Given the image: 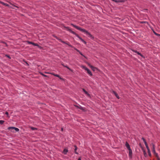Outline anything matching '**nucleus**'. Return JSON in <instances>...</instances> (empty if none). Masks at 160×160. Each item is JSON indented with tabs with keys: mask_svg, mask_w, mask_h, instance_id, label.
I'll use <instances>...</instances> for the list:
<instances>
[{
	"mask_svg": "<svg viewBox=\"0 0 160 160\" xmlns=\"http://www.w3.org/2000/svg\"><path fill=\"white\" fill-rule=\"evenodd\" d=\"M6 56H7L8 58H10V57L9 55H6Z\"/></svg>",
	"mask_w": 160,
	"mask_h": 160,
	"instance_id": "2f4dec72",
	"label": "nucleus"
},
{
	"mask_svg": "<svg viewBox=\"0 0 160 160\" xmlns=\"http://www.w3.org/2000/svg\"><path fill=\"white\" fill-rule=\"evenodd\" d=\"M66 28L67 30L70 32H71V31L72 30L70 29L68 27H67Z\"/></svg>",
	"mask_w": 160,
	"mask_h": 160,
	"instance_id": "412c9836",
	"label": "nucleus"
},
{
	"mask_svg": "<svg viewBox=\"0 0 160 160\" xmlns=\"http://www.w3.org/2000/svg\"><path fill=\"white\" fill-rule=\"evenodd\" d=\"M26 62V64L28 65V63L27 62Z\"/></svg>",
	"mask_w": 160,
	"mask_h": 160,
	"instance_id": "e433bc0d",
	"label": "nucleus"
},
{
	"mask_svg": "<svg viewBox=\"0 0 160 160\" xmlns=\"http://www.w3.org/2000/svg\"><path fill=\"white\" fill-rule=\"evenodd\" d=\"M153 33H154V34L157 36H160V35L159 34H158V33H156L155 31H153Z\"/></svg>",
	"mask_w": 160,
	"mask_h": 160,
	"instance_id": "393cba45",
	"label": "nucleus"
},
{
	"mask_svg": "<svg viewBox=\"0 0 160 160\" xmlns=\"http://www.w3.org/2000/svg\"><path fill=\"white\" fill-rule=\"evenodd\" d=\"M81 67L83 69H85V70H86L87 72V73H88L90 75L92 76V74L91 72L90 71V70L87 68L86 67H85V66H82Z\"/></svg>",
	"mask_w": 160,
	"mask_h": 160,
	"instance_id": "7ed1b4c3",
	"label": "nucleus"
},
{
	"mask_svg": "<svg viewBox=\"0 0 160 160\" xmlns=\"http://www.w3.org/2000/svg\"><path fill=\"white\" fill-rule=\"evenodd\" d=\"M125 146H126V147H127V148L128 150H130V149H131L130 148V146L129 144L127 142H126V144H125Z\"/></svg>",
	"mask_w": 160,
	"mask_h": 160,
	"instance_id": "9d476101",
	"label": "nucleus"
},
{
	"mask_svg": "<svg viewBox=\"0 0 160 160\" xmlns=\"http://www.w3.org/2000/svg\"><path fill=\"white\" fill-rule=\"evenodd\" d=\"M5 114H6L7 116H8V112H5Z\"/></svg>",
	"mask_w": 160,
	"mask_h": 160,
	"instance_id": "473e14b6",
	"label": "nucleus"
},
{
	"mask_svg": "<svg viewBox=\"0 0 160 160\" xmlns=\"http://www.w3.org/2000/svg\"><path fill=\"white\" fill-rule=\"evenodd\" d=\"M148 155H149L150 156H151V152H150V150H148Z\"/></svg>",
	"mask_w": 160,
	"mask_h": 160,
	"instance_id": "aec40b11",
	"label": "nucleus"
},
{
	"mask_svg": "<svg viewBox=\"0 0 160 160\" xmlns=\"http://www.w3.org/2000/svg\"><path fill=\"white\" fill-rule=\"evenodd\" d=\"M76 107L80 109L81 110H82L83 111H85V108L82 107L81 106L79 105H75V106Z\"/></svg>",
	"mask_w": 160,
	"mask_h": 160,
	"instance_id": "423d86ee",
	"label": "nucleus"
},
{
	"mask_svg": "<svg viewBox=\"0 0 160 160\" xmlns=\"http://www.w3.org/2000/svg\"><path fill=\"white\" fill-rule=\"evenodd\" d=\"M41 74L44 77H46L47 76L46 75H45L43 74L42 73Z\"/></svg>",
	"mask_w": 160,
	"mask_h": 160,
	"instance_id": "7c9ffc66",
	"label": "nucleus"
},
{
	"mask_svg": "<svg viewBox=\"0 0 160 160\" xmlns=\"http://www.w3.org/2000/svg\"><path fill=\"white\" fill-rule=\"evenodd\" d=\"M4 121H3V120H0V124H3V123H4Z\"/></svg>",
	"mask_w": 160,
	"mask_h": 160,
	"instance_id": "5701e85b",
	"label": "nucleus"
},
{
	"mask_svg": "<svg viewBox=\"0 0 160 160\" xmlns=\"http://www.w3.org/2000/svg\"><path fill=\"white\" fill-rule=\"evenodd\" d=\"M143 153H144V156L145 157H146L147 156V154L146 152L144 150H143Z\"/></svg>",
	"mask_w": 160,
	"mask_h": 160,
	"instance_id": "6ab92c4d",
	"label": "nucleus"
},
{
	"mask_svg": "<svg viewBox=\"0 0 160 160\" xmlns=\"http://www.w3.org/2000/svg\"><path fill=\"white\" fill-rule=\"evenodd\" d=\"M83 91L85 92V93L86 94H88V92L86 91L84 89H83Z\"/></svg>",
	"mask_w": 160,
	"mask_h": 160,
	"instance_id": "a878e982",
	"label": "nucleus"
},
{
	"mask_svg": "<svg viewBox=\"0 0 160 160\" xmlns=\"http://www.w3.org/2000/svg\"><path fill=\"white\" fill-rule=\"evenodd\" d=\"M158 160H160L159 158L158 159Z\"/></svg>",
	"mask_w": 160,
	"mask_h": 160,
	"instance_id": "79ce46f5",
	"label": "nucleus"
},
{
	"mask_svg": "<svg viewBox=\"0 0 160 160\" xmlns=\"http://www.w3.org/2000/svg\"><path fill=\"white\" fill-rule=\"evenodd\" d=\"M113 1L115 2H123L124 1V0H112Z\"/></svg>",
	"mask_w": 160,
	"mask_h": 160,
	"instance_id": "1a4fd4ad",
	"label": "nucleus"
},
{
	"mask_svg": "<svg viewBox=\"0 0 160 160\" xmlns=\"http://www.w3.org/2000/svg\"><path fill=\"white\" fill-rule=\"evenodd\" d=\"M60 41L61 42H62V43H63L66 44L68 45V46H69V47H72V48L73 47V46L71 45L70 44V43L68 42H65L64 41H62L61 39L60 40Z\"/></svg>",
	"mask_w": 160,
	"mask_h": 160,
	"instance_id": "39448f33",
	"label": "nucleus"
},
{
	"mask_svg": "<svg viewBox=\"0 0 160 160\" xmlns=\"http://www.w3.org/2000/svg\"><path fill=\"white\" fill-rule=\"evenodd\" d=\"M145 146L148 145L147 143L145 144Z\"/></svg>",
	"mask_w": 160,
	"mask_h": 160,
	"instance_id": "ea45409f",
	"label": "nucleus"
},
{
	"mask_svg": "<svg viewBox=\"0 0 160 160\" xmlns=\"http://www.w3.org/2000/svg\"><path fill=\"white\" fill-rule=\"evenodd\" d=\"M31 128L32 130H36L37 129L36 128H35L34 127H31Z\"/></svg>",
	"mask_w": 160,
	"mask_h": 160,
	"instance_id": "b1692460",
	"label": "nucleus"
},
{
	"mask_svg": "<svg viewBox=\"0 0 160 160\" xmlns=\"http://www.w3.org/2000/svg\"><path fill=\"white\" fill-rule=\"evenodd\" d=\"M75 49L76 51H77L78 52H80V51L78 50V49H76V48H75Z\"/></svg>",
	"mask_w": 160,
	"mask_h": 160,
	"instance_id": "c85d7f7f",
	"label": "nucleus"
},
{
	"mask_svg": "<svg viewBox=\"0 0 160 160\" xmlns=\"http://www.w3.org/2000/svg\"><path fill=\"white\" fill-rule=\"evenodd\" d=\"M8 130H11V132H13V131H12L13 130H15L16 132H18L19 130V129L17 128H15L14 127H9L8 128Z\"/></svg>",
	"mask_w": 160,
	"mask_h": 160,
	"instance_id": "20e7f679",
	"label": "nucleus"
},
{
	"mask_svg": "<svg viewBox=\"0 0 160 160\" xmlns=\"http://www.w3.org/2000/svg\"><path fill=\"white\" fill-rule=\"evenodd\" d=\"M78 160H81V159L80 158H79Z\"/></svg>",
	"mask_w": 160,
	"mask_h": 160,
	"instance_id": "4c0bfd02",
	"label": "nucleus"
},
{
	"mask_svg": "<svg viewBox=\"0 0 160 160\" xmlns=\"http://www.w3.org/2000/svg\"><path fill=\"white\" fill-rule=\"evenodd\" d=\"M134 52H136V53H137V54H138V55H139L140 56H141V57H143V56L142 55L141 53H139V52H138L137 51H134Z\"/></svg>",
	"mask_w": 160,
	"mask_h": 160,
	"instance_id": "f3484780",
	"label": "nucleus"
},
{
	"mask_svg": "<svg viewBox=\"0 0 160 160\" xmlns=\"http://www.w3.org/2000/svg\"><path fill=\"white\" fill-rule=\"evenodd\" d=\"M68 150L67 149L65 148L64 149L63 151V153L65 154H66L68 152Z\"/></svg>",
	"mask_w": 160,
	"mask_h": 160,
	"instance_id": "4468645a",
	"label": "nucleus"
},
{
	"mask_svg": "<svg viewBox=\"0 0 160 160\" xmlns=\"http://www.w3.org/2000/svg\"><path fill=\"white\" fill-rule=\"evenodd\" d=\"M51 74L53 75L54 76L59 78L60 79H62V78L58 74H56L53 73H51Z\"/></svg>",
	"mask_w": 160,
	"mask_h": 160,
	"instance_id": "ddd939ff",
	"label": "nucleus"
},
{
	"mask_svg": "<svg viewBox=\"0 0 160 160\" xmlns=\"http://www.w3.org/2000/svg\"><path fill=\"white\" fill-rule=\"evenodd\" d=\"M71 25L73 27H74L76 28L77 29L81 31L82 32L84 33L85 34H86L89 37L91 38L92 39H94L93 37L90 33H89L86 30L82 29V28L79 27L77 26H76L75 25H74L73 24H71Z\"/></svg>",
	"mask_w": 160,
	"mask_h": 160,
	"instance_id": "f257e3e1",
	"label": "nucleus"
},
{
	"mask_svg": "<svg viewBox=\"0 0 160 160\" xmlns=\"http://www.w3.org/2000/svg\"><path fill=\"white\" fill-rule=\"evenodd\" d=\"M79 53L82 56H83L84 57H85L80 52Z\"/></svg>",
	"mask_w": 160,
	"mask_h": 160,
	"instance_id": "cd10ccee",
	"label": "nucleus"
},
{
	"mask_svg": "<svg viewBox=\"0 0 160 160\" xmlns=\"http://www.w3.org/2000/svg\"><path fill=\"white\" fill-rule=\"evenodd\" d=\"M71 32L72 33L75 35L77 37L79 36L77 33H76L75 32H73L72 31H71Z\"/></svg>",
	"mask_w": 160,
	"mask_h": 160,
	"instance_id": "a211bd4d",
	"label": "nucleus"
},
{
	"mask_svg": "<svg viewBox=\"0 0 160 160\" xmlns=\"http://www.w3.org/2000/svg\"><path fill=\"white\" fill-rule=\"evenodd\" d=\"M74 146L75 148L74 149V152L76 154H78V153L76 152V150H77L78 148L75 145Z\"/></svg>",
	"mask_w": 160,
	"mask_h": 160,
	"instance_id": "dca6fc26",
	"label": "nucleus"
},
{
	"mask_svg": "<svg viewBox=\"0 0 160 160\" xmlns=\"http://www.w3.org/2000/svg\"><path fill=\"white\" fill-rule=\"evenodd\" d=\"M63 128H61V131H63Z\"/></svg>",
	"mask_w": 160,
	"mask_h": 160,
	"instance_id": "58836bf2",
	"label": "nucleus"
},
{
	"mask_svg": "<svg viewBox=\"0 0 160 160\" xmlns=\"http://www.w3.org/2000/svg\"><path fill=\"white\" fill-rule=\"evenodd\" d=\"M146 146V147H148V145H146V146Z\"/></svg>",
	"mask_w": 160,
	"mask_h": 160,
	"instance_id": "a19ab883",
	"label": "nucleus"
},
{
	"mask_svg": "<svg viewBox=\"0 0 160 160\" xmlns=\"http://www.w3.org/2000/svg\"><path fill=\"white\" fill-rule=\"evenodd\" d=\"M142 140H143V141L144 142L146 141L145 139L143 138H142Z\"/></svg>",
	"mask_w": 160,
	"mask_h": 160,
	"instance_id": "c756f323",
	"label": "nucleus"
},
{
	"mask_svg": "<svg viewBox=\"0 0 160 160\" xmlns=\"http://www.w3.org/2000/svg\"><path fill=\"white\" fill-rule=\"evenodd\" d=\"M0 3L3 4H4V5H5V4L4 3V2H0Z\"/></svg>",
	"mask_w": 160,
	"mask_h": 160,
	"instance_id": "f704fd0d",
	"label": "nucleus"
},
{
	"mask_svg": "<svg viewBox=\"0 0 160 160\" xmlns=\"http://www.w3.org/2000/svg\"><path fill=\"white\" fill-rule=\"evenodd\" d=\"M151 145H152V152L154 153V155L156 157H158V154L155 152V146L154 144L152 143Z\"/></svg>",
	"mask_w": 160,
	"mask_h": 160,
	"instance_id": "f03ea898",
	"label": "nucleus"
},
{
	"mask_svg": "<svg viewBox=\"0 0 160 160\" xmlns=\"http://www.w3.org/2000/svg\"><path fill=\"white\" fill-rule=\"evenodd\" d=\"M146 148L148 150H150V149H149V147L148 146L147 147H146Z\"/></svg>",
	"mask_w": 160,
	"mask_h": 160,
	"instance_id": "72a5a7b5",
	"label": "nucleus"
},
{
	"mask_svg": "<svg viewBox=\"0 0 160 160\" xmlns=\"http://www.w3.org/2000/svg\"><path fill=\"white\" fill-rule=\"evenodd\" d=\"M112 93L115 95V96H116V97L118 98V99H119V96H118V94L116 92H115V91H112Z\"/></svg>",
	"mask_w": 160,
	"mask_h": 160,
	"instance_id": "9b49d317",
	"label": "nucleus"
},
{
	"mask_svg": "<svg viewBox=\"0 0 160 160\" xmlns=\"http://www.w3.org/2000/svg\"><path fill=\"white\" fill-rule=\"evenodd\" d=\"M129 151V157L131 158H132V151L131 149L130 150H128Z\"/></svg>",
	"mask_w": 160,
	"mask_h": 160,
	"instance_id": "6e6552de",
	"label": "nucleus"
},
{
	"mask_svg": "<svg viewBox=\"0 0 160 160\" xmlns=\"http://www.w3.org/2000/svg\"><path fill=\"white\" fill-rule=\"evenodd\" d=\"M32 45H34L35 46H38V47L39 46V45L38 44L34 43L33 42V44Z\"/></svg>",
	"mask_w": 160,
	"mask_h": 160,
	"instance_id": "4be33fe9",
	"label": "nucleus"
},
{
	"mask_svg": "<svg viewBox=\"0 0 160 160\" xmlns=\"http://www.w3.org/2000/svg\"><path fill=\"white\" fill-rule=\"evenodd\" d=\"M88 65L91 68L93 71H95L97 69V68H96L92 66L90 64L88 63Z\"/></svg>",
	"mask_w": 160,
	"mask_h": 160,
	"instance_id": "0eeeda50",
	"label": "nucleus"
},
{
	"mask_svg": "<svg viewBox=\"0 0 160 160\" xmlns=\"http://www.w3.org/2000/svg\"><path fill=\"white\" fill-rule=\"evenodd\" d=\"M78 38L80 39L82 42H83L85 44H86V42L81 37H80L79 36L78 37Z\"/></svg>",
	"mask_w": 160,
	"mask_h": 160,
	"instance_id": "f8f14e48",
	"label": "nucleus"
},
{
	"mask_svg": "<svg viewBox=\"0 0 160 160\" xmlns=\"http://www.w3.org/2000/svg\"><path fill=\"white\" fill-rule=\"evenodd\" d=\"M62 65L64 67L67 68L68 69L71 71V72H72V70L71 69L69 68L67 66L64 65L63 64H62Z\"/></svg>",
	"mask_w": 160,
	"mask_h": 160,
	"instance_id": "2eb2a0df",
	"label": "nucleus"
},
{
	"mask_svg": "<svg viewBox=\"0 0 160 160\" xmlns=\"http://www.w3.org/2000/svg\"><path fill=\"white\" fill-rule=\"evenodd\" d=\"M28 43L29 44H32H32H33V42H29V41H28Z\"/></svg>",
	"mask_w": 160,
	"mask_h": 160,
	"instance_id": "bb28decb",
	"label": "nucleus"
},
{
	"mask_svg": "<svg viewBox=\"0 0 160 160\" xmlns=\"http://www.w3.org/2000/svg\"><path fill=\"white\" fill-rule=\"evenodd\" d=\"M144 142V143L145 144L147 143L146 141Z\"/></svg>",
	"mask_w": 160,
	"mask_h": 160,
	"instance_id": "c9c22d12",
	"label": "nucleus"
}]
</instances>
